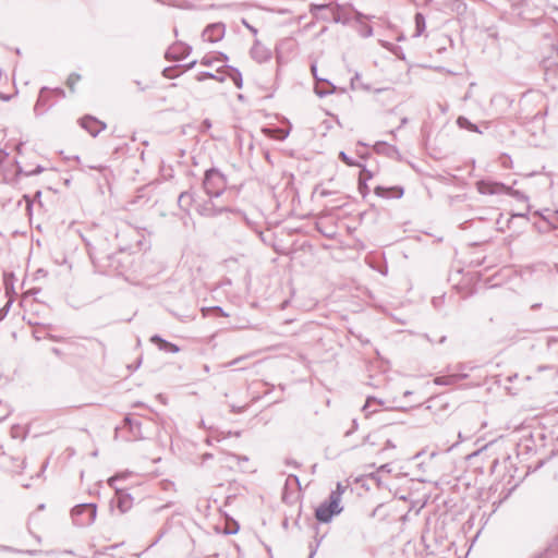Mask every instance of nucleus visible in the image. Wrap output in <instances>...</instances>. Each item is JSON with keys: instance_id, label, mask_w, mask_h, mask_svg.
<instances>
[{"instance_id": "nucleus-14", "label": "nucleus", "mask_w": 558, "mask_h": 558, "mask_svg": "<svg viewBox=\"0 0 558 558\" xmlns=\"http://www.w3.org/2000/svg\"><path fill=\"white\" fill-rule=\"evenodd\" d=\"M383 192H384V189H381V187H377V189H376V193H377L378 195H383Z\"/></svg>"}, {"instance_id": "nucleus-11", "label": "nucleus", "mask_w": 558, "mask_h": 558, "mask_svg": "<svg viewBox=\"0 0 558 558\" xmlns=\"http://www.w3.org/2000/svg\"><path fill=\"white\" fill-rule=\"evenodd\" d=\"M327 5H316V4H312L311 5V12L314 13L315 10L317 9H323V8H326Z\"/></svg>"}, {"instance_id": "nucleus-1", "label": "nucleus", "mask_w": 558, "mask_h": 558, "mask_svg": "<svg viewBox=\"0 0 558 558\" xmlns=\"http://www.w3.org/2000/svg\"><path fill=\"white\" fill-rule=\"evenodd\" d=\"M344 492L345 487L338 483L336 489L331 492L329 500L327 502L320 504L317 507L315 511V518L317 521L327 523L332 519L333 515L339 514L342 511L340 504Z\"/></svg>"}, {"instance_id": "nucleus-12", "label": "nucleus", "mask_w": 558, "mask_h": 558, "mask_svg": "<svg viewBox=\"0 0 558 558\" xmlns=\"http://www.w3.org/2000/svg\"><path fill=\"white\" fill-rule=\"evenodd\" d=\"M202 64L209 65L210 64L209 58L208 57H204L203 60H202Z\"/></svg>"}, {"instance_id": "nucleus-5", "label": "nucleus", "mask_w": 558, "mask_h": 558, "mask_svg": "<svg viewBox=\"0 0 558 558\" xmlns=\"http://www.w3.org/2000/svg\"><path fill=\"white\" fill-rule=\"evenodd\" d=\"M476 186L481 194H498L508 190L505 184L490 181H480Z\"/></svg>"}, {"instance_id": "nucleus-7", "label": "nucleus", "mask_w": 558, "mask_h": 558, "mask_svg": "<svg viewBox=\"0 0 558 558\" xmlns=\"http://www.w3.org/2000/svg\"><path fill=\"white\" fill-rule=\"evenodd\" d=\"M460 378V375L439 376L434 379V383L436 385H454Z\"/></svg>"}, {"instance_id": "nucleus-8", "label": "nucleus", "mask_w": 558, "mask_h": 558, "mask_svg": "<svg viewBox=\"0 0 558 558\" xmlns=\"http://www.w3.org/2000/svg\"><path fill=\"white\" fill-rule=\"evenodd\" d=\"M82 81V76L76 73H72L69 75L66 80V86L71 92H74L78 83Z\"/></svg>"}, {"instance_id": "nucleus-13", "label": "nucleus", "mask_w": 558, "mask_h": 558, "mask_svg": "<svg viewBox=\"0 0 558 558\" xmlns=\"http://www.w3.org/2000/svg\"><path fill=\"white\" fill-rule=\"evenodd\" d=\"M226 56H223L222 53H219V57L216 58V60H218L219 62H223L226 61Z\"/></svg>"}, {"instance_id": "nucleus-3", "label": "nucleus", "mask_w": 558, "mask_h": 558, "mask_svg": "<svg viewBox=\"0 0 558 558\" xmlns=\"http://www.w3.org/2000/svg\"><path fill=\"white\" fill-rule=\"evenodd\" d=\"M78 124L87 131L92 136H97L99 133L106 130L107 125L105 122L93 116H84L78 120Z\"/></svg>"}, {"instance_id": "nucleus-2", "label": "nucleus", "mask_w": 558, "mask_h": 558, "mask_svg": "<svg viewBox=\"0 0 558 558\" xmlns=\"http://www.w3.org/2000/svg\"><path fill=\"white\" fill-rule=\"evenodd\" d=\"M16 153V165L20 171L25 174H35L41 171V167L38 163L40 156L36 151L32 149L29 151H23L21 145H19Z\"/></svg>"}, {"instance_id": "nucleus-4", "label": "nucleus", "mask_w": 558, "mask_h": 558, "mask_svg": "<svg viewBox=\"0 0 558 558\" xmlns=\"http://www.w3.org/2000/svg\"><path fill=\"white\" fill-rule=\"evenodd\" d=\"M202 36L204 41L217 43L225 36V26L220 23L211 24L204 29Z\"/></svg>"}, {"instance_id": "nucleus-10", "label": "nucleus", "mask_w": 558, "mask_h": 558, "mask_svg": "<svg viewBox=\"0 0 558 558\" xmlns=\"http://www.w3.org/2000/svg\"><path fill=\"white\" fill-rule=\"evenodd\" d=\"M391 191H393L396 196H401L403 191L400 187H392Z\"/></svg>"}, {"instance_id": "nucleus-9", "label": "nucleus", "mask_w": 558, "mask_h": 558, "mask_svg": "<svg viewBox=\"0 0 558 558\" xmlns=\"http://www.w3.org/2000/svg\"><path fill=\"white\" fill-rule=\"evenodd\" d=\"M371 177H372V175H371L369 171H367V170H365V169H363V170L361 171V173H360V179H361V180H362V179H364V180H368Z\"/></svg>"}, {"instance_id": "nucleus-6", "label": "nucleus", "mask_w": 558, "mask_h": 558, "mask_svg": "<svg viewBox=\"0 0 558 558\" xmlns=\"http://www.w3.org/2000/svg\"><path fill=\"white\" fill-rule=\"evenodd\" d=\"M150 341L156 343L159 347V349H161V350L169 351V352H172V353L179 352V347L178 345H175V344H173L171 342H168V341L161 339L158 336L151 337Z\"/></svg>"}]
</instances>
